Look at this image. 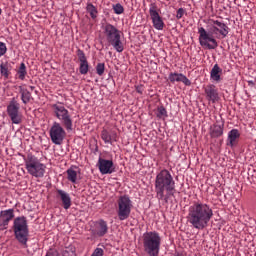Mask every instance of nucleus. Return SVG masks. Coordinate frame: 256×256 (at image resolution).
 Listing matches in <instances>:
<instances>
[{"label":"nucleus","instance_id":"obj_1","mask_svg":"<svg viewBox=\"0 0 256 256\" xmlns=\"http://www.w3.org/2000/svg\"><path fill=\"white\" fill-rule=\"evenodd\" d=\"M186 219L193 229L203 231L209 227V223L213 219V208L201 201L193 202L188 208Z\"/></svg>","mask_w":256,"mask_h":256},{"label":"nucleus","instance_id":"obj_2","mask_svg":"<svg viewBox=\"0 0 256 256\" xmlns=\"http://www.w3.org/2000/svg\"><path fill=\"white\" fill-rule=\"evenodd\" d=\"M210 23L211 28L209 32H207V30H205L203 27L198 28V39L201 47H207V49L211 50L219 47V43L213 35H218L219 33L223 39H225V37L229 35V26L219 20H210Z\"/></svg>","mask_w":256,"mask_h":256},{"label":"nucleus","instance_id":"obj_3","mask_svg":"<svg viewBox=\"0 0 256 256\" xmlns=\"http://www.w3.org/2000/svg\"><path fill=\"white\" fill-rule=\"evenodd\" d=\"M156 198L158 201L169 203V197L175 195V179L167 169L161 170L154 182Z\"/></svg>","mask_w":256,"mask_h":256},{"label":"nucleus","instance_id":"obj_4","mask_svg":"<svg viewBox=\"0 0 256 256\" xmlns=\"http://www.w3.org/2000/svg\"><path fill=\"white\" fill-rule=\"evenodd\" d=\"M142 243L147 256H159V251H161V235L159 232H145L142 236Z\"/></svg>","mask_w":256,"mask_h":256},{"label":"nucleus","instance_id":"obj_5","mask_svg":"<svg viewBox=\"0 0 256 256\" xmlns=\"http://www.w3.org/2000/svg\"><path fill=\"white\" fill-rule=\"evenodd\" d=\"M102 29L107 43H109L117 53H123L125 46L123 45V41H121V30L109 23L104 25Z\"/></svg>","mask_w":256,"mask_h":256},{"label":"nucleus","instance_id":"obj_6","mask_svg":"<svg viewBox=\"0 0 256 256\" xmlns=\"http://www.w3.org/2000/svg\"><path fill=\"white\" fill-rule=\"evenodd\" d=\"M13 232L15 239L27 249V242L29 241V225L27 224V217L19 216L14 219Z\"/></svg>","mask_w":256,"mask_h":256},{"label":"nucleus","instance_id":"obj_7","mask_svg":"<svg viewBox=\"0 0 256 256\" xmlns=\"http://www.w3.org/2000/svg\"><path fill=\"white\" fill-rule=\"evenodd\" d=\"M25 169L29 175L32 177H36L37 179H41V177L45 176V170L47 166L41 160L33 155L32 153L27 154L24 157Z\"/></svg>","mask_w":256,"mask_h":256},{"label":"nucleus","instance_id":"obj_8","mask_svg":"<svg viewBox=\"0 0 256 256\" xmlns=\"http://www.w3.org/2000/svg\"><path fill=\"white\" fill-rule=\"evenodd\" d=\"M133 209V201L128 195H122L117 200L116 213L119 221H126L131 217V211Z\"/></svg>","mask_w":256,"mask_h":256},{"label":"nucleus","instance_id":"obj_9","mask_svg":"<svg viewBox=\"0 0 256 256\" xmlns=\"http://www.w3.org/2000/svg\"><path fill=\"white\" fill-rule=\"evenodd\" d=\"M54 114L55 117L61 121L62 126L68 133L70 131H73V118L71 117V113H69V110L65 108L63 105L54 104L53 105Z\"/></svg>","mask_w":256,"mask_h":256},{"label":"nucleus","instance_id":"obj_10","mask_svg":"<svg viewBox=\"0 0 256 256\" xmlns=\"http://www.w3.org/2000/svg\"><path fill=\"white\" fill-rule=\"evenodd\" d=\"M21 105L15 98H12L6 108V113L10 117L11 122L14 125H20L23 121V115H21Z\"/></svg>","mask_w":256,"mask_h":256},{"label":"nucleus","instance_id":"obj_11","mask_svg":"<svg viewBox=\"0 0 256 256\" xmlns=\"http://www.w3.org/2000/svg\"><path fill=\"white\" fill-rule=\"evenodd\" d=\"M64 126L61 125L59 122H53L50 130L49 135L52 143L54 145H62L65 137H67V132L65 131Z\"/></svg>","mask_w":256,"mask_h":256},{"label":"nucleus","instance_id":"obj_12","mask_svg":"<svg viewBox=\"0 0 256 256\" xmlns=\"http://www.w3.org/2000/svg\"><path fill=\"white\" fill-rule=\"evenodd\" d=\"M149 15L154 29H157V31H163V28L165 27V22H163V18H161V15H159V11H157L156 3L150 4Z\"/></svg>","mask_w":256,"mask_h":256},{"label":"nucleus","instance_id":"obj_13","mask_svg":"<svg viewBox=\"0 0 256 256\" xmlns=\"http://www.w3.org/2000/svg\"><path fill=\"white\" fill-rule=\"evenodd\" d=\"M97 165L101 175H111L112 173H115V164L113 163V160H107L100 157Z\"/></svg>","mask_w":256,"mask_h":256},{"label":"nucleus","instance_id":"obj_14","mask_svg":"<svg viewBox=\"0 0 256 256\" xmlns=\"http://www.w3.org/2000/svg\"><path fill=\"white\" fill-rule=\"evenodd\" d=\"M93 237H105L106 233H109V226L107 221L100 219L95 222L94 228L91 230Z\"/></svg>","mask_w":256,"mask_h":256},{"label":"nucleus","instance_id":"obj_15","mask_svg":"<svg viewBox=\"0 0 256 256\" xmlns=\"http://www.w3.org/2000/svg\"><path fill=\"white\" fill-rule=\"evenodd\" d=\"M78 60L80 61L79 73L80 75H87L89 73V61H87V56L83 50L78 49L77 52Z\"/></svg>","mask_w":256,"mask_h":256},{"label":"nucleus","instance_id":"obj_16","mask_svg":"<svg viewBox=\"0 0 256 256\" xmlns=\"http://www.w3.org/2000/svg\"><path fill=\"white\" fill-rule=\"evenodd\" d=\"M204 93L206 95L207 101H212V103L219 101V91L217 90V87L215 85H207L204 88Z\"/></svg>","mask_w":256,"mask_h":256},{"label":"nucleus","instance_id":"obj_17","mask_svg":"<svg viewBox=\"0 0 256 256\" xmlns=\"http://www.w3.org/2000/svg\"><path fill=\"white\" fill-rule=\"evenodd\" d=\"M168 79H169L170 83H184V85H186V87L191 86V80H189V78H187V76H185L184 74H181V73L171 72L168 76Z\"/></svg>","mask_w":256,"mask_h":256},{"label":"nucleus","instance_id":"obj_18","mask_svg":"<svg viewBox=\"0 0 256 256\" xmlns=\"http://www.w3.org/2000/svg\"><path fill=\"white\" fill-rule=\"evenodd\" d=\"M101 139L106 145H113V143L117 142V132H109L107 129H103L101 131Z\"/></svg>","mask_w":256,"mask_h":256},{"label":"nucleus","instance_id":"obj_19","mask_svg":"<svg viewBox=\"0 0 256 256\" xmlns=\"http://www.w3.org/2000/svg\"><path fill=\"white\" fill-rule=\"evenodd\" d=\"M57 193L60 197V201L62 202L63 209H65L66 211L68 209H71L72 202H71V196L69 195V193L61 189H58Z\"/></svg>","mask_w":256,"mask_h":256},{"label":"nucleus","instance_id":"obj_20","mask_svg":"<svg viewBox=\"0 0 256 256\" xmlns=\"http://www.w3.org/2000/svg\"><path fill=\"white\" fill-rule=\"evenodd\" d=\"M241 137V133L237 129H232L228 132L227 138V146L228 147H235L237 145V141Z\"/></svg>","mask_w":256,"mask_h":256},{"label":"nucleus","instance_id":"obj_21","mask_svg":"<svg viewBox=\"0 0 256 256\" xmlns=\"http://www.w3.org/2000/svg\"><path fill=\"white\" fill-rule=\"evenodd\" d=\"M225 127V123L221 122V124H214L210 127V137L213 139H217V137H221L223 135V129Z\"/></svg>","mask_w":256,"mask_h":256},{"label":"nucleus","instance_id":"obj_22","mask_svg":"<svg viewBox=\"0 0 256 256\" xmlns=\"http://www.w3.org/2000/svg\"><path fill=\"white\" fill-rule=\"evenodd\" d=\"M223 73V69L219 67V64H215L210 72V78L212 81H216L219 83L221 81V74Z\"/></svg>","mask_w":256,"mask_h":256},{"label":"nucleus","instance_id":"obj_23","mask_svg":"<svg viewBox=\"0 0 256 256\" xmlns=\"http://www.w3.org/2000/svg\"><path fill=\"white\" fill-rule=\"evenodd\" d=\"M19 93L21 95V101L24 105H27V103H30L31 99H33V96H31V92L27 90V88L20 86Z\"/></svg>","mask_w":256,"mask_h":256},{"label":"nucleus","instance_id":"obj_24","mask_svg":"<svg viewBox=\"0 0 256 256\" xmlns=\"http://www.w3.org/2000/svg\"><path fill=\"white\" fill-rule=\"evenodd\" d=\"M0 217L9 224V222L13 221L15 219V209L11 208L8 210H2L0 211Z\"/></svg>","mask_w":256,"mask_h":256},{"label":"nucleus","instance_id":"obj_25","mask_svg":"<svg viewBox=\"0 0 256 256\" xmlns=\"http://www.w3.org/2000/svg\"><path fill=\"white\" fill-rule=\"evenodd\" d=\"M67 179L70 181V183H73L74 185L77 184V171H75V167H70L67 171Z\"/></svg>","mask_w":256,"mask_h":256},{"label":"nucleus","instance_id":"obj_26","mask_svg":"<svg viewBox=\"0 0 256 256\" xmlns=\"http://www.w3.org/2000/svg\"><path fill=\"white\" fill-rule=\"evenodd\" d=\"M86 11L89 13L91 19H97V15L99 11H97V7L93 5V3H88L86 6Z\"/></svg>","mask_w":256,"mask_h":256},{"label":"nucleus","instance_id":"obj_27","mask_svg":"<svg viewBox=\"0 0 256 256\" xmlns=\"http://www.w3.org/2000/svg\"><path fill=\"white\" fill-rule=\"evenodd\" d=\"M18 79L20 81H25V77H27V66L25 63H21L19 69L17 70Z\"/></svg>","mask_w":256,"mask_h":256},{"label":"nucleus","instance_id":"obj_28","mask_svg":"<svg viewBox=\"0 0 256 256\" xmlns=\"http://www.w3.org/2000/svg\"><path fill=\"white\" fill-rule=\"evenodd\" d=\"M0 73L5 77L6 79L9 78V64L2 63L0 65Z\"/></svg>","mask_w":256,"mask_h":256},{"label":"nucleus","instance_id":"obj_29","mask_svg":"<svg viewBox=\"0 0 256 256\" xmlns=\"http://www.w3.org/2000/svg\"><path fill=\"white\" fill-rule=\"evenodd\" d=\"M62 256H77L76 249L74 246L67 247L64 251Z\"/></svg>","mask_w":256,"mask_h":256},{"label":"nucleus","instance_id":"obj_30","mask_svg":"<svg viewBox=\"0 0 256 256\" xmlns=\"http://www.w3.org/2000/svg\"><path fill=\"white\" fill-rule=\"evenodd\" d=\"M157 111H158V113H157V117H158V119H163V117H168V115H167V109H165V107H163V106H159L158 108H157Z\"/></svg>","mask_w":256,"mask_h":256},{"label":"nucleus","instance_id":"obj_31","mask_svg":"<svg viewBox=\"0 0 256 256\" xmlns=\"http://www.w3.org/2000/svg\"><path fill=\"white\" fill-rule=\"evenodd\" d=\"M113 11L116 15H122V13L125 11V8H123L121 3H117L116 5H113Z\"/></svg>","mask_w":256,"mask_h":256},{"label":"nucleus","instance_id":"obj_32","mask_svg":"<svg viewBox=\"0 0 256 256\" xmlns=\"http://www.w3.org/2000/svg\"><path fill=\"white\" fill-rule=\"evenodd\" d=\"M96 73L99 75V77H102V75L105 73V63H98L96 65Z\"/></svg>","mask_w":256,"mask_h":256},{"label":"nucleus","instance_id":"obj_33","mask_svg":"<svg viewBox=\"0 0 256 256\" xmlns=\"http://www.w3.org/2000/svg\"><path fill=\"white\" fill-rule=\"evenodd\" d=\"M8 227L9 224L0 216V231H5Z\"/></svg>","mask_w":256,"mask_h":256},{"label":"nucleus","instance_id":"obj_34","mask_svg":"<svg viewBox=\"0 0 256 256\" xmlns=\"http://www.w3.org/2000/svg\"><path fill=\"white\" fill-rule=\"evenodd\" d=\"M7 53V45L3 42H0V57H3Z\"/></svg>","mask_w":256,"mask_h":256},{"label":"nucleus","instance_id":"obj_35","mask_svg":"<svg viewBox=\"0 0 256 256\" xmlns=\"http://www.w3.org/2000/svg\"><path fill=\"white\" fill-rule=\"evenodd\" d=\"M185 15V9L179 8L176 13V19H182Z\"/></svg>","mask_w":256,"mask_h":256},{"label":"nucleus","instance_id":"obj_36","mask_svg":"<svg viewBox=\"0 0 256 256\" xmlns=\"http://www.w3.org/2000/svg\"><path fill=\"white\" fill-rule=\"evenodd\" d=\"M46 256H59V253L57 251H49Z\"/></svg>","mask_w":256,"mask_h":256},{"label":"nucleus","instance_id":"obj_37","mask_svg":"<svg viewBox=\"0 0 256 256\" xmlns=\"http://www.w3.org/2000/svg\"><path fill=\"white\" fill-rule=\"evenodd\" d=\"M136 91H137V93H140V95L143 94V88L140 86L136 87Z\"/></svg>","mask_w":256,"mask_h":256},{"label":"nucleus","instance_id":"obj_38","mask_svg":"<svg viewBox=\"0 0 256 256\" xmlns=\"http://www.w3.org/2000/svg\"><path fill=\"white\" fill-rule=\"evenodd\" d=\"M30 89L33 91V89H35V86H30Z\"/></svg>","mask_w":256,"mask_h":256},{"label":"nucleus","instance_id":"obj_39","mask_svg":"<svg viewBox=\"0 0 256 256\" xmlns=\"http://www.w3.org/2000/svg\"><path fill=\"white\" fill-rule=\"evenodd\" d=\"M3 13V10H1V8H0V15Z\"/></svg>","mask_w":256,"mask_h":256},{"label":"nucleus","instance_id":"obj_40","mask_svg":"<svg viewBox=\"0 0 256 256\" xmlns=\"http://www.w3.org/2000/svg\"><path fill=\"white\" fill-rule=\"evenodd\" d=\"M175 256H182L181 254L177 253Z\"/></svg>","mask_w":256,"mask_h":256},{"label":"nucleus","instance_id":"obj_41","mask_svg":"<svg viewBox=\"0 0 256 256\" xmlns=\"http://www.w3.org/2000/svg\"><path fill=\"white\" fill-rule=\"evenodd\" d=\"M250 84H253V81H249Z\"/></svg>","mask_w":256,"mask_h":256}]
</instances>
